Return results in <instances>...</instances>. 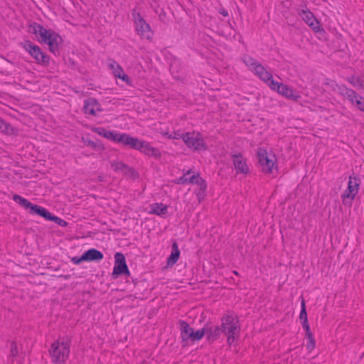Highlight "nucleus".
Listing matches in <instances>:
<instances>
[{"mask_svg":"<svg viewBox=\"0 0 364 364\" xmlns=\"http://www.w3.org/2000/svg\"><path fill=\"white\" fill-rule=\"evenodd\" d=\"M218 13L225 17L228 16L229 15L228 10L223 7H221L218 9Z\"/></svg>","mask_w":364,"mask_h":364,"instance_id":"09e8293b","label":"nucleus"},{"mask_svg":"<svg viewBox=\"0 0 364 364\" xmlns=\"http://www.w3.org/2000/svg\"><path fill=\"white\" fill-rule=\"evenodd\" d=\"M231 158L237 174L247 175L250 173L246 159L240 152L231 154Z\"/></svg>","mask_w":364,"mask_h":364,"instance_id":"dca6fc26","label":"nucleus"},{"mask_svg":"<svg viewBox=\"0 0 364 364\" xmlns=\"http://www.w3.org/2000/svg\"><path fill=\"white\" fill-rule=\"evenodd\" d=\"M82 111L85 114L97 116L96 109L94 103L92 102V97H88L84 100Z\"/></svg>","mask_w":364,"mask_h":364,"instance_id":"393cba45","label":"nucleus"},{"mask_svg":"<svg viewBox=\"0 0 364 364\" xmlns=\"http://www.w3.org/2000/svg\"><path fill=\"white\" fill-rule=\"evenodd\" d=\"M358 96L359 95L355 90H353V95L348 94L346 97L352 103V105H354V102L356 99H358Z\"/></svg>","mask_w":364,"mask_h":364,"instance_id":"c03bdc74","label":"nucleus"},{"mask_svg":"<svg viewBox=\"0 0 364 364\" xmlns=\"http://www.w3.org/2000/svg\"><path fill=\"white\" fill-rule=\"evenodd\" d=\"M347 80L354 87L364 89V77H357L354 75L347 77Z\"/></svg>","mask_w":364,"mask_h":364,"instance_id":"a878e982","label":"nucleus"},{"mask_svg":"<svg viewBox=\"0 0 364 364\" xmlns=\"http://www.w3.org/2000/svg\"><path fill=\"white\" fill-rule=\"evenodd\" d=\"M0 132L6 135H18V129L0 117Z\"/></svg>","mask_w":364,"mask_h":364,"instance_id":"b1692460","label":"nucleus"},{"mask_svg":"<svg viewBox=\"0 0 364 364\" xmlns=\"http://www.w3.org/2000/svg\"><path fill=\"white\" fill-rule=\"evenodd\" d=\"M338 89H339V92L343 96V97H346L347 95L348 94H351L353 95V90L350 89V88H348L347 87L346 85H342L341 86L338 87Z\"/></svg>","mask_w":364,"mask_h":364,"instance_id":"f704fd0d","label":"nucleus"},{"mask_svg":"<svg viewBox=\"0 0 364 364\" xmlns=\"http://www.w3.org/2000/svg\"><path fill=\"white\" fill-rule=\"evenodd\" d=\"M149 214L156 215L165 218L168 214V205L162 203H154L150 205Z\"/></svg>","mask_w":364,"mask_h":364,"instance_id":"4be33fe9","label":"nucleus"},{"mask_svg":"<svg viewBox=\"0 0 364 364\" xmlns=\"http://www.w3.org/2000/svg\"><path fill=\"white\" fill-rule=\"evenodd\" d=\"M1 58H3V60H6V58H4L3 56H1Z\"/></svg>","mask_w":364,"mask_h":364,"instance_id":"13d9d810","label":"nucleus"},{"mask_svg":"<svg viewBox=\"0 0 364 364\" xmlns=\"http://www.w3.org/2000/svg\"><path fill=\"white\" fill-rule=\"evenodd\" d=\"M180 328V336L181 338V346L186 348L191 344L201 341L202 331L200 329L195 330L190 324L183 320L178 321Z\"/></svg>","mask_w":364,"mask_h":364,"instance_id":"7ed1b4c3","label":"nucleus"},{"mask_svg":"<svg viewBox=\"0 0 364 364\" xmlns=\"http://www.w3.org/2000/svg\"><path fill=\"white\" fill-rule=\"evenodd\" d=\"M262 77L259 78L261 80L264 82L269 87V82L272 81H275L273 78L272 73L267 71L265 68L263 71H261Z\"/></svg>","mask_w":364,"mask_h":364,"instance_id":"7c9ffc66","label":"nucleus"},{"mask_svg":"<svg viewBox=\"0 0 364 364\" xmlns=\"http://www.w3.org/2000/svg\"><path fill=\"white\" fill-rule=\"evenodd\" d=\"M68 67L72 70H77L79 71V73H82V70L79 67H77V63L72 58H68Z\"/></svg>","mask_w":364,"mask_h":364,"instance_id":"58836bf2","label":"nucleus"},{"mask_svg":"<svg viewBox=\"0 0 364 364\" xmlns=\"http://www.w3.org/2000/svg\"><path fill=\"white\" fill-rule=\"evenodd\" d=\"M273 158L276 159L275 154H272Z\"/></svg>","mask_w":364,"mask_h":364,"instance_id":"4d7b16f0","label":"nucleus"},{"mask_svg":"<svg viewBox=\"0 0 364 364\" xmlns=\"http://www.w3.org/2000/svg\"><path fill=\"white\" fill-rule=\"evenodd\" d=\"M12 199L21 207L24 208V210L30 215L39 216L47 221L53 222L63 228H66L68 225V223L67 221L53 215L47 208L38 204L33 203L18 194H14Z\"/></svg>","mask_w":364,"mask_h":364,"instance_id":"f03ea898","label":"nucleus"},{"mask_svg":"<svg viewBox=\"0 0 364 364\" xmlns=\"http://www.w3.org/2000/svg\"><path fill=\"white\" fill-rule=\"evenodd\" d=\"M301 311L299 314V319L301 321V323H307L308 321V314L306 311V301L303 297V296H301Z\"/></svg>","mask_w":364,"mask_h":364,"instance_id":"bb28decb","label":"nucleus"},{"mask_svg":"<svg viewBox=\"0 0 364 364\" xmlns=\"http://www.w3.org/2000/svg\"><path fill=\"white\" fill-rule=\"evenodd\" d=\"M70 341H55L49 349L51 360L54 364H65L70 354Z\"/></svg>","mask_w":364,"mask_h":364,"instance_id":"20e7f679","label":"nucleus"},{"mask_svg":"<svg viewBox=\"0 0 364 364\" xmlns=\"http://www.w3.org/2000/svg\"><path fill=\"white\" fill-rule=\"evenodd\" d=\"M299 14L315 33H319L322 36L326 33L325 29L321 25L320 21L309 9L305 10L302 9Z\"/></svg>","mask_w":364,"mask_h":364,"instance_id":"f8f14e48","label":"nucleus"},{"mask_svg":"<svg viewBox=\"0 0 364 364\" xmlns=\"http://www.w3.org/2000/svg\"><path fill=\"white\" fill-rule=\"evenodd\" d=\"M223 333H240L241 328L239 318L236 314L223 315L221 318V325Z\"/></svg>","mask_w":364,"mask_h":364,"instance_id":"9b49d317","label":"nucleus"},{"mask_svg":"<svg viewBox=\"0 0 364 364\" xmlns=\"http://www.w3.org/2000/svg\"><path fill=\"white\" fill-rule=\"evenodd\" d=\"M130 275L124 255L120 252H116L114 254V265L111 274L112 279H117L122 276L130 277Z\"/></svg>","mask_w":364,"mask_h":364,"instance_id":"9d476101","label":"nucleus"},{"mask_svg":"<svg viewBox=\"0 0 364 364\" xmlns=\"http://www.w3.org/2000/svg\"><path fill=\"white\" fill-rule=\"evenodd\" d=\"M71 262L76 265L80 264L82 262H85L84 253L80 256H75L70 258Z\"/></svg>","mask_w":364,"mask_h":364,"instance_id":"c9c22d12","label":"nucleus"},{"mask_svg":"<svg viewBox=\"0 0 364 364\" xmlns=\"http://www.w3.org/2000/svg\"><path fill=\"white\" fill-rule=\"evenodd\" d=\"M354 102L353 105H355L358 110L364 112V97L359 95Z\"/></svg>","mask_w":364,"mask_h":364,"instance_id":"72a5a7b5","label":"nucleus"},{"mask_svg":"<svg viewBox=\"0 0 364 364\" xmlns=\"http://www.w3.org/2000/svg\"><path fill=\"white\" fill-rule=\"evenodd\" d=\"M22 47L34 59L36 63L39 54H41V48L29 40H26L21 43Z\"/></svg>","mask_w":364,"mask_h":364,"instance_id":"aec40b11","label":"nucleus"},{"mask_svg":"<svg viewBox=\"0 0 364 364\" xmlns=\"http://www.w3.org/2000/svg\"><path fill=\"white\" fill-rule=\"evenodd\" d=\"M11 355L14 358H16L18 355V351L17 348V344L16 341H12L11 343Z\"/></svg>","mask_w":364,"mask_h":364,"instance_id":"ea45409f","label":"nucleus"},{"mask_svg":"<svg viewBox=\"0 0 364 364\" xmlns=\"http://www.w3.org/2000/svg\"><path fill=\"white\" fill-rule=\"evenodd\" d=\"M128 148L137 150L146 156L154 157L156 159L161 158V152L159 149L152 146L150 142L140 140L135 136H132Z\"/></svg>","mask_w":364,"mask_h":364,"instance_id":"39448f33","label":"nucleus"},{"mask_svg":"<svg viewBox=\"0 0 364 364\" xmlns=\"http://www.w3.org/2000/svg\"><path fill=\"white\" fill-rule=\"evenodd\" d=\"M132 279L133 283H134V284H136V282H137V279L132 278Z\"/></svg>","mask_w":364,"mask_h":364,"instance_id":"5fc2aeb1","label":"nucleus"},{"mask_svg":"<svg viewBox=\"0 0 364 364\" xmlns=\"http://www.w3.org/2000/svg\"><path fill=\"white\" fill-rule=\"evenodd\" d=\"M202 331L201 340L206 336V341L209 344H212L215 341L218 340L223 333L220 326H214L210 321L206 322L203 327L200 328Z\"/></svg>","mask_w":364,"mask_h":364,"instance_id":"4468645a","label":"nucleus"},{"mask_svg":"<svg viewBox=\"0 0 364 364\" xmlns=\"http://www.w3.org/2000/svg\"><path fill=\"white\" fill-rule=\"evenodd\" d=\"M28 31L37 36L38 41L48 46V50L55 55H58L60 46L63 43L62 36L50 28H46L37 22L29 25Z\"/></svg>","mask_w":364,"mask_h":364,"instance_id":"f257e3e1","label":"nucleus"},{"mask_svg":"<svg viewBox=\"0 0 364 364\" xmlns=\"http://www.w3.org/2000/svg\"><path fill=\"white\" fill-rule=\"evenodd\" d=\"M166 16V14L164 11H162V12L159 14V18L160 20H162L163 19V17H165Z\"/></svg>","mask_w":364,"mask_h":364,"instance_id":"3c124183","label":"nucleus"},{"mask_svg":"<svg viewBox=\"0 0 364 364\" xmlns=\"http://www.w3.org/2000/svg\"><path fill=\"white\" fill-rule=\"evenodd\" d=\"M91 130L94 133H96L104 138H105L107 136V134L108 132V129H107L104 127H92L91 128Z\"/></svg>","mask_w":364,"mask_h":364,"instance_id":"473e14b6","label":"nucleus"},{"mask_svg":"<svg viewBox=\"0 0 364 364\" xmlns=\"http://www.w3.org/2000/svg\"><path fill=\"white\" fill-rule=\"evenodd\" d=\"M132 136L127 133H119L114 130H108L105 139L128 147Z\"/></svg>","mask_w":364,"mask_h":364,"instance_id":"f3484780","label":"nucleus"},{"mask_svg":"<svg viewBox=\"0 0 364 364\" xmlns=\"http://www.w3.org/2000/svg\"><path fill=\"white\" fill-rule=\"evenodd\" d=\"M196 184L200 186L199 190L206 191L208 186L207 183L200 176L199 177L198 181Z\"/></svg>","mask_w":364,"mask_h":364,"instance_id":"a19ab883","label":"nucleus"},{"mask_svg":"<svg viewBox=\"0 0 364 364\" xmlns=\"http://www.w3.org/2000/svg\"><path fill=\"white\" fill-rule=\"evenodd\" d=\"M200 176V173L197 172L196 173H194L191 176L187 177V183L196 184L198 181Z\"/></svg>","mask_w":364,"mask_h":364,"instance_id":"4c0bfd02","label":"nucleus"},{"mask_svg":"<svg viewBox=\"0 0 364 364\" xmlns=\"http://www.w3.org/2000/svg\"><path fill=\"white\" fill-rule=\"evenodd\" d=\"M175 184H186L187 183V177L183 174L181 177L176 178L173 181Z\"/></svg>","mask_w":364,"mask_h":364,"instance_id":"37998d69","label":"nucleus"},{"mask_svg":"<svg viewBox=\"0 0 364 364\" xmlns=\"http://www.w3.org/2000/svg\"><path fill=\"white\" fill-rule=\"evenodd\" d=\"M360 183V177L354 173L349 176L347 188L341 196L344 205L348 207L352 205L353 201L358 193Z\"/></svg>","mask_w":364,"mask_h":364,"instance_id":"423d86ee","label":"nucleus"},{"mask_svg":"<svg viewBox=\"0 0 364 364\" xmlns=\"http://www.w3.org/2000/svg\"><path fill=\"white\" fill-rule=\"evenodd\" d=\"M92 103H94V106L96 109V112H101L104 111V109L102 107L101 104L99 102V101L96 98L92 97Z\"/></svg>","mask_w":364,"mask_h":364,"instance_id":"79ce46f5","label":"nucleus"},{"mask_svg":"<svg viewBox=\"0 0 364 364\" xmlns=\"http://www.w3.org/2000/svg\"><path fill=\"white\" fill-rule=\"evenodd\" d=\"M269 88L280 95L288 100H293L294 102H299L301 99V96L298 93V92L292 89L288 85L282 82L272 81L269 82Z\"/></svg>","mask_w":364,"mask_h":364,"instance_id":"1a4fd4ad","label":"nucleus"},{"mask_svg":"<svg viewBox=\"0 0 364 364\" xmlns=\"http://www.w3.org/2000/svg\"><path fill=\"white\" fill-rule=\"evenodd\" d=\"M132 16L135 25V30L137 34L146 38L149 41H151L153 38L154 33L151 28L150 25L142 17L141 14L136 11V9H133L132 11Z\"/></svg>","mask_w":364,"mask_h":364,"instance_id":"6e6552de","label":"nucleus"},{"mask_svg":"<svg viewBox=\"0 0 364 364\" xmlns=\"http://www.w3.org/2000/svg\"><path fill=\"white\" fill-rule=\"evenodd\" d=\"M302 325V327L305 331V335H309L310 333H312L311 331V328H310V326H309V322L307 323H301Z\"/></svg>","mask_w":364,"mask_h":364,"instance_id":"49530a36","label":"nucleus"},{"mask_svg":"<svg viewBox=\"0 0 364 364\" xmlns=\"http://www.w3.org/2000/svg\"><path fill=\"white\" fill-rule=\"evenodd\" d=\"M243 62L247 67H249V70L251 71L253 70V68L255 67L256 65L260 63L259 61L250 55L244 57Z\"/></svg>","mask_w":364,"mask_h":364,"instance_id":"c85d7f7f","label":"nucleus"},{"mask_svg":"<svg viewBox=\"0 0 364 364\" xmlns=\"http://www.w3.org/2000/svg\"><path fill=\"white\" fill-rule=\"evenodd\" d=\"M181 139L185 144L193 151H207L208 145L205 142L202 134L198 132L195 136V132H183L181 134Z\"/></svg>","mask_w":364,"mask_h":364,"instance_id":"0eeeda50","label":"nucleus"},{"mask_svg":"<svg viewBox=\"0 0 364 364\" xmlns=\"http://www.w3.org/2000/svg\"><path fill=\"white\" fill-rule=\"evenodd\" d=\"M192 172H193L192 169H189L186 173H184L183 174L186 175V176L187 177V176L190 175Z\"/></svg>","mask_w":364,"mask_h":364,"instance_id":"603ef678","label":"nucleus"},{"mask_svg":"<svg viewBox=\"0 0 364 364\" xmlns=\"http://www.w3.org/2000/svg\"><path fill=\"white\" fill-rule=\"evenodd\" d=\"M233 273H234L235 275H239V273H238L237 271H233Z\"/></svg>","mask_w":364,"mask_h":364,"instance_id":"6e6d98bb","label":"nucleus"},{"mask_svg":"<svg viewBox=\"0 0 364 364\" xmlns=\"http://www.w3.org/2000/svg\"><path fill=\"white\" fill-rule=\"evenodd\" d=\"M197 199L199 203H201L203 200H204L205 196H206V191H200L196 193Z\"/></svg>","mask_w":364,"mask_h":364,"instance_id":"a18cd8bd","label":"nucleus"},{"mask_svg":"<svg viewBox=\"0 0 364 364\" xmlns=\"http://www.w3.org/2000/svg\"><path fill=\"white\" fill-rule=\"evenodd\" d=\"M82 141L86 146L91 147L96 151H102L106 149L102 141L99 139H96V141H93L88 136H82Z\"/></svg>","mask_w":364,"mask_h":364,"instance_id":"5701e85b","label":"nucleus"},{"mask_svg":"<svg viewBox=\"0 0 364 364\" xmlns=\"http://www.w3.org/2000/svg\"><path fill=\"white\" fill-rule=\"evenodd\" d=\"M98 181H100V182L103 181H104V176H98Z\"/></svg>","mask_w":364,"mask_h":364,"instance_id":"864d4df0","label":"nucleus"},{"mask_svg":"<svg viewBox=\"0 0 364 364\" xmlns=\"http://www.w3.org/2000/svg\"><path fill=\"white\" fill-rule=\"evenodd\" d=\"M50 57L41 49V54H39L36 63L43 67H48L50 65Z\"/></svg>","mask_w":364,"mask_h":364,"instance_id":"cd10ccee","label":"nucleus"},{"mask_svg":"<svg viewBox=\"0 0 364 364\" xmlns=\"http://www.w3.org/2000/svg\"><path fill=\"white\" fill-rule=\"evenodd\" d=\"M305 337L307 339L306 349L309 352H311L316 346V340L314 338V334L312 333L309 335H305Z\"/></svg>","mask_w":364,"mask_h":364,"instance_id":"c756f323","label":"nucleus"},{"mask_svg":"<svg viewBox=\"0 0 364 364\" xmlns=\"http://www.w3.org/2000/svg\"><path fill=\"white\" fill-rule=\"evenodd\" d=\"M109 67L112 70V73L116 78L122 80L129 86H133L132 80L128 75L124 73L122 67L119 64L117 63L116 61L114 60L113 63H109Z\"/></svg>","mask_w":364,"mask_h":364,"instance_id":"a211bd4d","label":"nucleus"},{"mask_svg":"<svg viewBox=\"0 0 364 364\" xmlns=\"http://www.w3.org/2000/svg\"><path fill=\"white\" fill-rule=\"evenodd\" d=\"M257 163L262 172L265 173H272V170L276 165V161H273L268 156L267 151L264 148L259 147L257 151Z\"/></svg>","mask_w":364,"mask_h":364,"instance_id":"ddd939ff","label":"nucleus"},{"mask_svg":"<svg viewBox=\"0 0 364 364\" xmlns=\"http://www.w3.org/2000/svg\"><path fill=\"white\" fill-rule=\"evenodd\" d=\"M83 253L87 262H99L104 258V254L95 248H90Z\"/></svg>","mask_w":364,"mask_h":364,"instance_id":"412c9836","label":"nucleus"},{"mask_svg":"<svg viewBox=\"0 0 364 364\" xmlns=\"http://www.w3.org/2000/svg\"><path fill=\"white\" fill-rule=\"evenodd\" d=\"M56 277L58 278H63L64 279H69L71 277V275L70 274H66V275L60 274V275H57Z\"/></svg>","mask_w":364,"mask_h":364,"instance_id":"8fccbe9b","label":"nucleus"},{"mask_svg":"<svg viewBox=\"0 0 364 364\" xmlns=\"http://www.w3.org/2000/svg\"><path fill=\"white\" fill-rule=\"evenodd\" d=\"M181 251L178 248V242L176 240H172L171 251L166 259L165 268L168 269L173 267L180 258Z\"/></svg>","mask_w":364,"mask_h":364,"instance_id":"6ab92c4d","label":"nucleus"},{"mask_svg":"<svg viewBox=\"0 0 364 364\" xmlns=\"http://www.w3.org/2000/svg\"><path fill=\"white\" fill-rule=\"evenodd\" d=\"M110 166L114 171H122L124 176L127 178H130L133 180H136L139 178V173L133 167L129 166L128 164L124 163L123 161H114L111 162Z\"/></svg>","mask_w":364,"mask_h":364,"instance_id":"2eb2a0df","label":"nucleus"},{"mask_svg":"<svg viewBox=\"0 0 364 364\" xmlns=\"http://www.w3.org/2000/svg\"><path fill=\"white\" fill-rule=\"evenodd\" d=\"M227 336V342L229 346H232L236 339L239 338L240 333H224Z\"/></svg>","mask_w":364,"mask_h":364,"instance_id":"2f4dec72","label":"nucleus"},{"mask_svg":"<svg viewBox=\"0 0 364 364\" xmlns=\"http://www.w3.org/2000/svg\"><path fill=\"white\" fill-rule=\"evenodd\" d=\"M263 70H264V67L261 63H258V65H256L255 67L253 68L252 72L260 78L262 77L261 71L262 72Z\"/></svg>","mask_w":364,"mask_h":364,"instance_id":"e433bc0d","label":"nucleus"},{"mask_svg":"<svg viewBox=\"0 0 364 364\" xmlns=\"http://www.w3.org/2000/svg\"><path fill=\"white\" fill-rule=\"evenodd\" d=\"M179 136H181V134L180 133V131L173 132V134L168 135V138L169 139H181V137H179Z\"/></svg>","mask_w":364,"mask_h":364,"instance_id":"de8ad7c7","label":"nucleus"}]
</instances>
